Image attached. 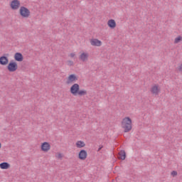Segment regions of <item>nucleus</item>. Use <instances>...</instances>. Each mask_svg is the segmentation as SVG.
<instances>
[{
    "instance_id": "22",
    "label": "nucleus",
    "mask_w": 182,
    "mask_h": 182,
    "mask_svg": "<svg viewBox=\"0 0 182 182\" xmlns=\"http://www.w3.org/2000/svg\"><path fill=\"white\" fill-rule=\"evenodd\" d=\"M171 176H173V177H176V176H177V171H173L171 172Z\"/></svg>"
},
{
    "instance_id": "16",
    "label": "nucleus",
    "mask_w": 182,
    "mask_h": 182,
    "mask_svg": "<svg viewBox=\"0 0 182 182\" xmlns=\"http://www.w3.org/2000/svg\"><path fill=\"white\" fill-rule=\"evenodd\" d=\"M151 92L153 93V95H159V92H160V90H159V86L154 85L151 87Z\"/></svg>"
},
{
    "instance_id": "25",
    "label": "nucleus",
    "mask_w": 182,
    "mask_h": 182,
    "mask_svg": "<svg viewBox=\"0 0 182 182\" xmlns=\"http://www.w3.org/2000/svg\"><path fill=\"white\" fill-rule=\"evenodd\" d=\"M70 56H71V58H75V53H70Z\"/></svg>"
},
{
    "instance_id": "12",
    "label": "nucleus",
    "mask_w": 182,
    "mask_h": 182,
    "mask_svg": "<svg viewBox=\"0 0 182 182\" xmlns=\"http://www.w3.org/2000/svg\"><path fill=\"white\" fill-rule=\"evenodd\" d=\"M89 58V54L86 53H82L79 59L80 60H82V62H86Z\"/></svg>"
},
{
    "instance_id": "18",
    "label": "nucleus",
    "mask_w": 182,
    "mask_h": 182,
    "mask_svg": "<svg viewBox=\"0 0 182 182\" xmlns=\"http://www.w3.org/2000/svg\"><path fill=\"white\" fill-rule=\"evenodd\" d=\"M77 95H78L79 96H86V95H87V91L85 90H79L78 93H77Z\"/></svg>"
},
{
    "instance_id": "20",
    "label": "nucleus",
    "mask_w": 182,
    "mask_h": 182,
    "mask_svg": "<svg viewBox=\"0 0 182 182\" xmlns=\"http://www.w3.org/2000/svg\"><path fill=\"white\" fill-rule=\"evenodd\" d=\"M178 72H180V73H182V64H181V65L178 67Z\"/></svg>"
},
{
    "instance_id": "19",
    "label": "nucleus",
    "mask_w": 182,
    "mask_h": 182,
    "mask_svg": "<svg viewBox=\"0 0 182 182\" xmlns=\"http://www.w3.org/2000/svg\"><path fill=\"white\" fill-rule=\"evenodd\" d=\"M181 41H182V37L181 36H179L175 38L174 43H180Z\"/></svg>"
},
{
    "instance_id": "7",
    "label": "nucleus",
    "mask_w": 182,
    "mask_h": 182,
    "mask_svg": "<svg viewBox=\"0 0 182 182\" xmlns=\"http://www.w3.org/2000/svg\"><path fill=\"white\" fill-rule=\"evenodd\" d=\"M87 158V151H86V150L85 149H82L81 151H80L78 154V159H80V160H86Z\"/></svg>"
},
{
    "instance_id": "17",
    "label": "nucleus",
    "mask_w": 182,
    "mask_h": 182,
    "mask_svg": "<svg viewBox=\"0 0 182 182\" xmlns=\"http://www.w3.org/2000/svg\"><path fill=\"white\" fill-rule=\"evenodd\" d=\"M76 146L78 149H82V147H85V146H86V144H85V142L82 141H78L76 143Z\"/></svg>"
},
{
    "instance_id": "13",
    "label": "nucleus",
    "mask_w": 182,
    "mask_h": 182,
    "mask_svg": "<svg viewBox=\"0 0 182 182\" xmlns=\"http://www.w3.org/2000/svg\"><path fill=\"white\" fill-rule=\"evenodd\" d=\"M107 25L111 29H114L116 28V21L114 19H110L108 21Z\"/></svg>"
},
{
    "instance_id": "24",
    "label": "nucleus",
    "mask_w": 182,
    "mask_h": 182,
    "mask_svg": "<svg viewBox=\"0 0 182 182\" xmlns=\"http://www.w3.org/2000/svg\"><path fill=\"white\" fill-rule=\"evenodd\" d=\"M103 148V145H100V147L97 149V151H100V150H102V149Z\"/></svg>"
},
{
    "instance_id": "14",
    "label": "nucleus",
    "mask_w": 182,
    "mask_h": 182,
    "mask_svg": "<svg viewBox=\"0 0 182 182\" xmlns=\"http://www.w3.org/2000/svg\"><path fill=\"white\" fill-rule=\"evenodd\" d=\"M11 167V165L8 162H2L0 164V168L2 170H8Z\"/></svg>"
},
{
    "instance_id": "11",
    "label": "nucleus",
    "mask_w": 182,
    "mask_h": 182,
    "mask_svg": "<svg viewBox=\"0 0 182 182\" xmlns=\"http://www.w3.org/2000/svg\"><path fill=\"white\" fill-rule=\"evenodd\" d=\"M90 43L92 46H102V41L97 38L92 39Z\"/></svg>"
},
{
    "instance_id": "27",
    "label": "nucleus",
    "mask_w": 182,
    "mask_h": 182,
    "mask_svg": "<svg viewBox=\"0 0 182 182\" xmlns=\"http://www.w3.org/2000/svg\"><path fill=\"white\" fill-rule=\"evenodd\" d=\"M2 147V144L0 143V149Z\"/></svg>"
},
{
    "instance_id": "26",
    "label": "nucleus",
    "mask_w": 182,
    "mask_h": 182,
    "mask_svg": "<svg viewBox=\"0 0 182 182\" xmlns=\"http://www.w3.org/2000/svg\"><path fill=\"white\" fill-rule=\"evenodd\" d=\"M0 25H2V21H0Z\"/></svg>"
},
{
    "instance_id": "1",
    "label": "nucleus",
    "mask_w": 182,
    "mask_h": 182,
    "mask_svg": "<svg viewBox=\"0 0 182 182\" xmlns=\"http://www.w3.org/2000/svg\"><path fill=\"white\" fill-rule=\"evenodd\" d=\"M121 126L124 129V133H129L132 130V119L129 117L124 118Z\"/></svg>"
},
{
    "instance_id": "21",
    "label": "nucleus",
    "mask_w": 182,
    "mask_h": 182,
    "mask_svg": "<svg viewBox=\"0 0 182 182\" xmlns=\"http://www.w3.org/2000/svg\"><path fill=\"white\" fill-rule=\"evenodd\" d=\"M68 66H73V61L68 60Z\"/></svg>"
},
{
    "instance_id": "8",
    "label": "nucleus",
    "mask_w": 182,
    "mask_h": 182,
    "mask_svg": "<svg viewBox=\"0 0 182 182\" xmlns=\"http://www.w3.org/2000/svg\"><path fill=\"white\" fill-rule=\"evenodd\" d=\"M50 150V144L48 142H43L41 144V151L48 152Z\"/></svg>"
},
{
    "instance_id": "9",
    "label": "nucleus",
    "mask_w": 182,
    "mask_h": 182,
    "mask_svg": "<svg viewBox=\"0 0 182 182\" xmlns=\"http://www.w3.org/2000/svg\"><path fill=\"white\" fill-rule=\"evenodd\" d=\"M77 80V77L75 74H71L68 76V80L67 81V83L69 85V83H73V82H76Z\"/></svg>"
},
{
    "instance_id": "15",
    "label": "nucleus",
    "mask_w": 182,
    "mask_h": 182,
    "mask_svg": "<svg viewBox=\"0 0 182 182\" xmlns=\"http://www.w3.org/2000/svg\"><path fill=\"white\" fill-rule=\"evenodd\" d=\"M118 157L121 160H126V151H124V150H121L118 154Z\"/></svg>"
},
{
    "instance_id": "2",
    "label": "nucleus",
    "mask_w": 182,
    "mask_h": 182,
    "mask_svg": "<svg viewBox=\"0 0 182 182\" xmlns=\"http://www.w3.org/2000/svg\"><path fill=\"white\" fill-rule=\"evenodd\" d=\"M19 14L22 18H28L31 16V11L25 6H21L19 9Z\"/></svg>"
},
{
    "instance_id": "5",
    "label": "nucleus",
    "mask_w": 182,
    "mask_h": 182,
    "mask_svg": "<svg viewBox=\"0 0 182 182\" xmlns=\"http://www.w3.org/2000/svg\"><path fill=\"white\" fill-rule=\"evenodd\" d=\"M6 56H9V54H4L0 57V65L2 66H6L9 63V59Z\"/></svg>"
},
{
    "instance_id": "3",
    "label": "nucleus",
    "mask_w": 182,
    "mask_h": 182,
    "mask_svg": "<svg viewBox=\"0 0 182 182\" xmlns=\"http://www.w3.org/2000/svg\"><path fill=\"white\" fill-rule=\"evenodd\" d=\"M7 70L9 72H16L18 70V63L14 60H11L7 65Z\"/></svg>"
},
{
    "instance_id": "23",
    "label": "nucleus",
    "mask_w": 182,
    "mask_h": 182,
    "mask_svg": "<svg viewBox=\"0 0 182 182\" xmlns=\"http://www.w3.org/2000/svg\"><path fill=\"white\" fill-rule=\"evenodd\" d=\"M62 157H63V156H62V154H58L57 156V159H62Z\"/></svg>"
},
{
    "instance_id": "6",
    "label": "nucleus",
    "mask_w": 182,
    "mask_h": 182,
    "mask_svg": "<svg viewBox=\"0 0 182 182\" xmlns=\"http://www.w3.org/2000/svg\"><path fill=\"white\" fill-rule=\"evenodd\" d=\"M11 9L14 11L16 9H19V6H21V2L18 0H13L10 4Z\"/></svg>"
},
{
    "instance_id": "10",
    "label": "nucleus",
    "mask_w": 182,
    "mask_h": 182,
    "mask_svg": "<svg viewBox=\"0 0 182 182\" xmlns=\"http://www.w3.org/2000/svg\"><path fill=\"white\" fill-rule=\"evenodd\" d=\"M14 59L16 62H22L23 60V55L21 53H16L14 54Z\"/></svg>"
},
{
    "instance_id": "4",
    "label": "nucleus",
    "mask_w": 182,
    "mask_h": 182,
    "mask_svg": "<svg viewBox=\"0 0 182 182\" xmlns=\"http://www.w3.org/2000/svg\"><path fill=\"white\" fill-rule=\"evenodd\" d=\"M79 90H80V86L77 83L73 84L70 88V92L73 96H77Z\"/></svg>"
}]
</instances>
